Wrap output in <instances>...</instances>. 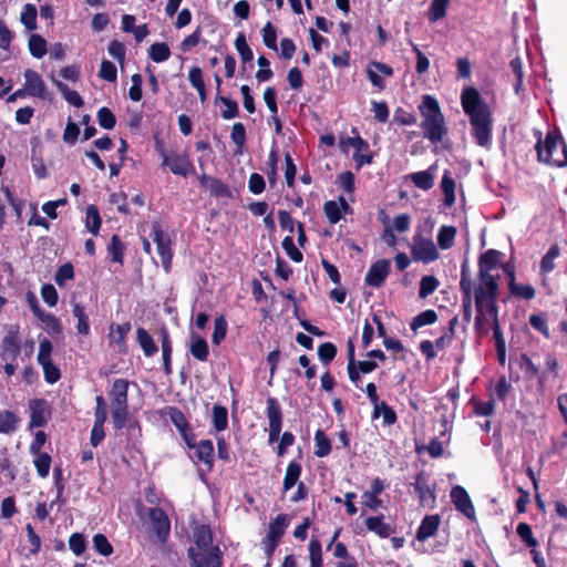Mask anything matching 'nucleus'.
<instances>
[{"label": "nucleus", "instance_id": "nucleus-42", "mask_svg": "<svg viewBox=\"0 0 567 567\" xmlns=\"http://www.w3.org/2000/svg\"><path fill=\"white\" fill-rule=\"evenodd\" d=\"M47 41L40 34L33 33L29 38V51L33 58L41 59L45 55L48 48Z\"/></svg>", "mask_w": 567, "mask_h": 567}, {"label": "nucleus", "instance_id": "nucleus-1", "mask_svg": "<svg viewBox=\"0 0 567 567\" xmlns=\"http://www.w3.org/2000/svg\"><path fill=\"white\" fill-rule=\"evenodd\" d=\"M504 254L496 249H487L478 257V279L480 284L474 289V301L476 308L474 329L477 336L487 334L484 322L487 321L485 310L495 312L498 309V289L497 278L491 272L496 267L503 265Z\"/></svg>", "mask_w": 567, "mask_h": 567}, {"label": "nucleus", "instance_id": "nucleus-57", "mask_svg": "<svg viewBox=\"0 0 567 567\" xmlns=\"http://www.w3.org/2000/svg\"><path fill=\"white\" fill-rule=\"evenodd\" d=\"M470 402L473 404L474 413L476 415L491 416L495 412V402L493 399H489L488 401L484 402L473 396L470 400Z\"/></svg>", "mask_w": 567, "mask_h": 567}, {"label": "nucleus", "instance_id": "nucleus-32", "mask_svg": "<svg viewBox=\"0 0 567 567\" xmlns=\"http://www.w3.org/2000/svg\"><path fill=\"white\" fill-rule=\"evenodd\" d=\"M220 103L223 105L220 116L224 120H231L239 115V106L237 101L228 97L223 96L220 94H216L215 96V104Z\"/></svg>", "mask_w": 567, "mask_h": 567}, {"label": "nucleus", "instance_id": "nucleus-58", "mask_svg": "<svg viewBox=\"0 0 567 567\" xmlns=\"http://www.w3.org/2000/svg\"><path fill=\"white\" fill-rule=\"evenodd\" d=\"M93 547L102 556L109 557L114 549L104 534L97 533L93 536Z\"/></svg>", "mask_w": 567, "mask_h": 567}, {"label": "nucleus", "instance_id": "nucleus-27", "mask_svg": "<svg viewBox=\"0 0 567 567\" xmlns=\"http://www.w3.org/2000/svg\"><path fill=\"white\" fill-rule=\"evenodd\" d=\"M136 341L145 357L152 358L157 353L158 347L145 328L138 327L136 329Z\"/></svg>", "mask_w": 567, "mask_h": 567}, {"label": "nucleus", "instance_id": "nucleus-63", "mask_svg": "<svg viewBox=\"0 0 567 567\" xmlns=\"http://www.w3.org/2000/svg\"><path fill=\"white\" fill-rule=\"evenodd\" d=\"M262 41L264 44L272 51H277V30L274 27V24L268 21L265 27L262 28Z\"/></svg>", "mask_w": 567, "mask_h": 567}, {"label": "nucleus", "instance_id": "nucleus-22", "mask_svg": "<svg viewBox=\"0 0 567 567\" xmlns=\"http://www.w3.org/2000/svg\"><path fill=\"white\" fill-rule=\"evenodd\" d=\"M441 518L437 514L435 515H426L422 520L420 526L416 529V539L420 542H424L430 537H433L440 527Z\"/></svg>", "mask_w": 567, "mask_h": 567}, {"label": "nucleus", "instance_id": "nucleus-51", "mask_svg": "<svg viewBox=\"0 0 567 567\" xmlns=\"http://www.w3.org/2000/svg\"><path fill=\"white\" fill-rule=\"evenodd\" d=\"M55 85L68 103L74 107H82L84 105L82 96L76 91L70 90L66 84L60 81L55 82Z\"/></svg>", "mask_w": 567, "mask_h": 567}, {"label": "nucleus", "instance_id": "nucleus-6", "mask_svg": "<svg viewBox=\"0 0 567 567\" xmlns=\"http://www.w3.org/2000/svg\"><path fill=\"white\" fill-rule=\"evenodd\" d=\"M265 414L268 420V443L274 444L278 440L287 447L296 442V436L292 432L286 431L281 435L284 424V412L280 402L276 396H268L266 400Z\"/></svg>", "mask_w": 567, "mask_h": 567}, {"label": "nucleus", "instance_id": "nucleus-21", "mask_svg": "<svg viewBox=\"0 0 567 567\" xmlns=\"http://www.w3.org/2000/svg\"><path fill=\"white\" fill-rule=\"evenodd\" d=\"M159 341L162 349V359H163V370L166 375H171L173 373L172 368V354H173V342L169 336V332L166 327H163L159 331Z\"/></svg>", "mask_w": 567, "mask_h": 567}, {"label": "nucleus", "instance_id": "nucleus-33", "mask_svg": "<svg viewBox=\"0 0 567 567\" xmlns=\"http://www.w3.org/2000/svg\"><path fill=\"white\" fill-rule=\"evenodd\" d=\"M441 188L444 195V205L446 207L453 206L455 204V181L450 171L444 172Z\"/></svg>", "mask_w": 567, "mask_h": 567}, {"label": "nucleus", "instance_id": "nucleus-62", "mask_svg": "<svg viewBox=\"0 0 567 567\" xmlns=\"http://www.w3.org/2000/svg\"><path fill=\"white\" fill-rule=\"evenodd\" d=\"M99 125L104 130H112L116 125L114 113L106 106L101 107L96 114Z\"/></svg>", "mask_w": 567, "mask_h": 567}, {"label": "nucleus", "instance_id": "nucleus-30", "mask_svg": "<svg viewBox=\"0 0 567 567\" xmlns=\"http://www.w3.org/2000/svg\"><path fill=\"white\" fill-rule=\"evenodd\" d=\"M228 427V410L220 404L212 408V431L220 433Z\"/></svg>", "mask_w": 567, "mask_h": 567}, {"label": "nucleus", "instance_id": "nucleus-39", "mask_svg": "<svg viewBox=\"0 0 567 567\" xmlns=\"http://www.w3.org/2000/svg\"><path fill=\"white\" fill-rule=\"evenodd\" d=\"M73 316L78 319L76 331L79 334H90V321L85 312V308L80 303H74L72 309Z\"/></svg>", "mask_w": 567, "mask_h": 567}, {"label": "nucleus", "instance_id": "nucleus-13", "mask_svg": "<svg viewBox=\"0 0 567 567\" xmlns=\"http://www.w3.org/2000/svg\"><path fill=\"white\" fill-rule=\"evenodd\" d=\"M148 518L152 523L154 533L161 544H165L171 533V520L162 507H153L148 511Z\"/></svg>", "mask_w": 567, "mask_h": 567}, {"label": "nucleus", "instance_id": "nucleus-7", "mask_svg": "<svg viewBox=\"0 0 567 567\" xmlns=\"http://www.w3.org/2000/svg\"><path fill=\"white\" fill-rule=\"evenodd\" d=\"M114 429L125 427L128 417V381L116 379L110 392Z\"/></svg>", "mask_w": 567, "mask_h": 567}, {"label": "nucleus", "instance_id": "nucleus-9", "mask_svg": "<svg viewBox=\"0 0 567 567\" xmlns=\"http://www.w3.org/2000/svg\"><path fill=\"white\" fill-rule=\"evenodd\" d=\"M411 256L414 261L430 264L439 259L440 254L431 238H424L416 233L413 236Z\"/></svg>", "mask_w": 567, "mask_h": 567}, {"label": "nucleus", "instance_id": "nucleus-2", "mask_svg": "<svg viewBox=\"0 0 567 567\" xmlns=\"http://www.w3.org/2000/svg\"><path fill=\"white\" fill-rule=\"evenodd\" d=\"M461 104L464 113L468 116L471 135L475 143L484 148L492 146L493 138V114L488 104L482 99L477 89L465 87L461 94Z\"/></svg>", "mask_w": 567, "mask_h": 567}, {"label": "nucleus", "instance_id": "nucleus-23", "mask_svg": "<svg viewBox=\"0 0 567 567\" xmlns=\"http://www.w3.org/2000/svg\"><path fill=\"white\" fill-rule=\"evenodd\" d=\"M25 91L29 95L34 97H44L45 84L38 72L28 69L24 72Z\"/></svg>", "mask_w": 567, "mask_h": 567}, {"label": "nucleus", "instance_id": "nucleus-54", "mask_svg": "<svg viewBox=\"0 0 567 567\" xmlns=\"http://www.w3.org/2000/svg\"><path fill=\"white\" fill-rule=\"evenodd\" d=\"M39 320L44 323L45 326V331L50 334V336H54V334H61L62 333V324H61V321L58 317H55L54 315L50 313V312H44L40 318Z\"/></svg>", "mask_w": 567, "mask_h": 567}, {"label": "nucleus", "instance_id": "nucleus-40", "mask_svg": "<svg viewBox=\"0 0 567 567\" xmlns=\"http://www.w3.org/2000/svg\"><path fill=\"white\" fill-rule=\"evenodd\" d=\"M125 245L118 235H113L111 241L107 245V252L111 256L113 262L123 264Z\"/></svg>", "mask_w": 567, "mask_h": 567}, {"label": "nucleus", "instance_id": "nucleus-18", "mask_svg": "<svg viewBox=\"0 0 567 567\" xmlns=\"http://www.w3.org/2000/svg\"><path fill=\"white\" fill-rule=\"evenodd\" d=\"M198 181L202 187H208L210 195L216 198H231L233 193L229 186L221 179L202 174L198 176Z\"/></svg>", "mask_w": 567, "mask_h": 567}, {"label": "nucleus", "instance_id": "nucleus-19", "mask_svg": "<svg viewBox=\"0 0 567 567\" xmlns=\"http://www.w3.org/2000/svg\"><path fill=\"white\" fill-rule=\"evenodd\" d=\"M131 323L124 322L122 324H111L110 332H109V339L110 343H113L117 347V351L121 354L127 353V343H126V337L127 333L131 331Z\"/></svg>", "mask_w": 567, "mask_h": 567}, {"label": "nucleus", "instance_id": "nucleus-15", "mask_svg": "<svg viewBox=\"0 0 567 567\" xmlns=\"http://www.w3.org/2000/svg\"><path fill=\"white\" fill-rule=\"evenodd\" d=\"M367 76L371 84L378 90L383 91L385 89V82L379 73L384 76H393L394 70L386 63L379 61H370L365 69Z\"/></svg>", "mask_w": 567, "mask_h": 567}, {"label": "nucleus", "instance_id": "nucleus-4", "mask_svg": "<svg viewBox=\"0 0 567 567\" xmlns=\"http://www.w3.org/2000/svg\"><path fill=\"white\" fill-rule=\"evenodd\" d=\"M419 112L422 117L420 126L423 136L434 145L441 143L449 134V127L437 100L432 95H424Z\"/></svg>", "mask_w": 567, "mask_h": 567}, {"label": "nucleus", "instance_id": "nucleus-20", "mask_svg": "<svg viewBox=\"0 0 567 567\" xmlns=\"http://www.w3.org/2000/svg\"><path fill=\"white\" fill-rule=\"evenodd\" d=\"M174 175L187 177L195 172V167L189 156L186 153L169 156V164H166Z\"/></svg>", "mask_w": 567, "mask_h": 567}, {"label": "nucleus", "instance_id": "nucleus-11", "mask_svg": "<svg viewBox=\"0 0 567 567\" xmlns=\"http://www.w3.org/2000/svg\"><path fill=\"white\" fill-rule=\"evenodd\" d=\"M485 317L487 319L484 322V328L488 330V326H491L493 330V338L495 341V349L497 354V361L501 365H505L506 362V342L503 336L499 321H498V309H495V312L489 310H485Z\"/></svg>", "mask_w": 567, "mask_h": 567}, {"label": "nucleus", "instance_id": "nucleus-24", "mask_svg": "<svg viewBox=\"0 0 567 567\" xmlns=\"http://www.w3.org/2000/svg\"><path fill=\"white\" fill-rule=\"evenodd\" d=\"M365 526L368 530L377 534L380 538H388L395 532L392 525L384 522V516L382 514L368 517L365 519Z\"/></svg>", "mask_w": 567, "mask_h": 567}, {"label": "nucleus", "instance_id": "nucleus-5", "mask_svg": "<svg viewBox=\"0 0 567 567\" xmlns=\"http://www.w3.org/2000/svg\"><path fill=\"white\" fill-rule=\"evenodd\" d=\"M535 148L539 162L557 167L567 166V144L559 131L547 132L544 141L542 140V133L538 132Z\"/></svg>", "mask_w": 567, "mask_h": 567}, {"label": "nucleus", "instance_id": "nucleus-45", "mask_svg": "<svg viewBox=\"0 0 567 567\" xmlns=\"http://www.w3.org/2000/svg\"><path fill=\"white\" fill-rule=\"evenodd\" d=\"M150 58L156 63L164 62L169 59L171 50L165 42H155L150 47Z\"/></svg>", "mask_w": 567, "mask_h": 567}, {"label": "nucleus", "instance_id": "nucleus-64", "mask_svg": "<svg viewBox=\"0 0 567 567\" xmlns=\"http://www.w3.org/2000/svg\"><path fill=\"white\" fill-rule=\"evenodd\" d=\"M337 352V347L332 342H323L318 347V357L326 365L334 360Z\"/></svg>", "mask_w": 567, "mask_h": 567}, {"label": "nucleus", "instance_id": "nucleus-53", "mask_svg": "<svg viewBox=\"0 0 567 567\" xmlns=\"http://www.w3.org/2000/svg\"><path fill=\"white\" fill-rule=\"evenodd\" d=\"M34 456V466L37 468V473L41 478H45L49 475L52 458L47 452H39V454Z\"/></svg>", "mask_w": 567, "mask_h": 567}, {"label": "nucleus", "instance_id": "nucleus-29", "mask_svg": "<svg viewBox=\"0 0 567 567\" xmlns=\"http://www.w3.org/2000/svg\"><path fill=\"white\" fill-rule=\"evenodd\" d=\"M289 517L286 514H278L271 519L266 537L281 542L289 526Z\"/></svg>", "mask_w": 567, "mask_h": 567}, {"label": "nucleus", "instance_id": "nucleus-43", "mask_svg": "<svg viewBox=\"0 0 567 567\" xmlns=\"http://www.w3.org/2000/svg\"><path fill=\"white\" fill-rule=\"evenodd\" d=\"M410 179L417 188L423 190H429L434 185V176L430 171L412 173Z\"/></svg>", "mask_w": 567, "mask_h": 567}, {"label": "nucleus", "instance_id": "nucleus-14", "mask_svg": "<svg viewBox=\"0 0 567 567\" xmlns=\"http://www.w3.org/2000/svg\"><path fill=\"white\" fill-rule=\"evenodd\" d=\"M192 450H195V463H199L205 467L206 472H212L215 464V450L214 444L210 440H200L196 442L194 440V446Z\"/></svg>", "mask_w": 567, "mask_h": 567}, {"label": "nucleus", "instance_id": "nucleus-49", "mask_svg": "<svg viewBox=\"0 0 567 567\" xmlns=\"http://www.w3.org/2000/svg\"><path fill=\"white\" fill-rule=\"evenodd\" d=\"M449 3L450 0H432L427 11L429 20L431 22H435L440 19H443L446 16Z\"/></svg>", "mask_w": 567, "mask_h": 567}, {"label": "nucleus", "instance_id": "nucleus-46", "mask_svg": "<svg viewBox=\"0 0 567 567\" xmlns=\"http://www.w3.org/2000/svg\"><path fill=\"white\" fill-rule=\"evenodd\" d=\"M310 567H323L322 546L318 538H311L309 546Z\"/></svg>", "mask_w": 567, "mask_h": 567}, {"label": "nucleus", "instance_id": "nucleus-48", "mask_svg": "<svg viewBox=\"0 0 567 567\" xmlns=\"http://www.w3.org/2000/svg\"><path fill=\"white\" fill-rule=\"evenodd\" d=\"M230 138L237 147L236 153L241 154L246 144V128L241 122H237L233 125Z\"/></svg>", "mask_w": 567, "mask_h": 567}, {"label": "nucleus", "instance_id": "nucleus-59", "mask_svg": "<svg viewBox=\"0 0 567 567\" xmlns=\"http://www.w3.org/2000/svg\"><path fill=\"white\" fill-rule=\"evenodd\" d=\"M37 7L32 3H27L21 13V22L28 30L37 28Z\"/></svg>", "mask_w": 567, "mask_h": 567}, {"label": "nucleus", "instance_id": "nucleus-25", "mask_svg": "<svg viewBox=\"0 0 567 567\" xmlns=\"http://www.w3.org/2000/svg\"><path fill=\"white\" fill-rule=\"evenodd\" d=\"M21 351L18 331H9L2 339V355L14 361Z\"/></svg>", "mask_w": 567, "mask_h": 567}, {"label": "nucleus", "instance_id": "nucleus-37", "mask_svg": "<svg viewBox=\"0 0 567 567\" xmlns=\"http://www.w3.org/2000/svg\"><path fill=\"white\" fill-rule=\"evenodd\" d=\"M333 546V556L336 558L343 559L342 561H338L336 567H358L357 559L349 554L348 548L343 543L338 542Z\"/></svg>", "mask_w": 567, "mask_h": 567}, {"label": "nucleus", "instance_id": "nucleus-31", "mask_svg": "<svg viewBox=\"0 0 567 567\" xmlns=\"http://www.w3.org/2000/svg\"><path fill=\"white\" fill-rule=\"evenodd\" d=\"M354 153H353V161L355 162L357 169H360L363 165L371 164L373 161L372 154L369 153L370 146L369 143L361 138L354 141Z\"/></svg>", "mask_w": 567, "mask_h": 567}, {"label": "nucleus", "instance_id": "nucleus-35", "mask_svg": "<svg viewBox=\"0 0 567 567\" xmlns=\"http://www.w3.org/2000/svg\"><path fill=\"white\" fill-rule=\"evenodd\" d=\"M20 419L9 410L0 411V433L11 434L18 429Z\"/></svg>", "mask_w": 567, "mask_h": 567}, {"label": "nucleus", "instance_id": "nucleus-52", "mask_svg": "<svg viewBox=\"0 0 567 567\" xmlns=\"http://www.w3.org/2000/svg\"><path fill=\"white\" fill-rule=\"evenodd\" d=\"M509 295L518 299L532 300L535 298L536 291L532 285H518L513 282L509 285Z\"/></svg>", "mask_w": 567, "mask_h": 567}, {"label": "nucleus", "instance_id": "nucleus-50", "mask_svg": "<svg viewBox=\"0 0 567 567\" xmlns=\"http://www.w3.org/2000/svg\"><path fill=\"white\" fill-rule=\"evenodd\" d=\"M529 324L536 331L540 332L546 339L550 338V331L547 324V315L545 312L532 313Z\"/></svg>", "mask_w": 567, "mask_h": 567}, {"label": "nucleus", "instance_id": "nucleus-60", "mask_svg": "<svg viewBox=\"0 0 567 567\" xmlns=\"http://www.w3.org/2000/svg\"><path fill=\"white\" fill-rule=\"evenodd\" d=\"M25 532H27L28 544H29V546H28V551L29 553H28L27 557L31 556V555L34 556L41 549V538L35 533L33 526L30 523H28L25 525Z\"/></svg>", "mask_w": 567, "mask_h": 567}, {"label": "nucleus", "instance_id": "nucleus-3", "mask_svg": "<svg viewBox=\"0 0 567 567\" xmlns=\"http://www.w3.org/2000/svg\"><path fill=\"white\" fill-rule=\"evenodd\" d=\"M194 546L188 547L189 567H223L224 554L219 545L214 544V534L208 524L193 527Z\"/></svg>", "mask_w": 567, "mask_h": 567}, {"label": "nucleus", "instance_id": "nucleus-36", "mask_svg": "<svg viewBox=\"0 0 567 567\" xmlns=\"http://www.w3.org/2000/svg\"><path fill=\"white\" fill-rule=\"evenodd\" d=\"M457 234L455 226L443 225L437 233V245L442 250L450 249L454 245V239Z\"/></svg>", "mask_w": 567, "mask_h": 567}, {"label": "nucleus", "instance_id": "nucleus-16", "mask_svg": "<svg viewBox=\"0 0 567 567\" xmlns=\"http://www.w3.org/2000/svg\"><path fill=\"white\" fill-rule=\"evenodd\" d=\"M30 409V423L29 426L33 427H42L47 424L48 419L50 417V409L47 400L44 399H33L29 402Z\"/></svg>", "mask_w": 567, "mask_h": 567}, {"label": "nucleus", "instance_id": "nucleus-56", "mask_svg": "<svg viewBox=\"0 0 567 567\" xmlns=\"http://www.w3.org/2000/svg\"><path fill=\"white\" fill-rule=\"evenodd\" d=\"M439 286L440 281L436 277L431 275L423 276L420 281V298H426L427 296L432 295L437 289Z\"/></svg>", "mask_w": 567, "mask_h": 567}, {"label": "nucleus", "instance_id": "nucleus-38", "mask_svg": "<svg viewBox=\"0 0 567 567\" xmlns=\"http://www.w3.org/2000/svg\"><path fill=\"white\" fill-rule=\"evenodd\" d=\"M380 415L383 417L384 425H392L398 420L395 411L384 401L373 408L372 419H378Z\"/></svg>", "mask_w": 567, "mask_h": 567}, {"label": "nucleus", "instance_id": "nucleus-26", "mask_svg": "<svg viewBox=\"0 0 567 567\" xmlns=\"http://www.w3.org/2000/svg\"><path fill=\"white\" fill-rule=\"evenodd\" d=\"M188 350L190 354L200 362H206L209 357V347L205 338L199 334L193 333Z\"/></svg>", "mask_w": 567, "mask_h": 567}, {"label": "nucleus", "instance_id": "nucleus-28", "mask_svg": "<svg viewBox=\"0 0 567 567\" xmlns=\"http://www.w3.org/2000/svg\"><path fill=\"white\" fill-rule=\"evenodd\" d=\"M302 473L301 464L295 460L290 461L287 465L286 473L282 481V493L290 491L296 484L299 483V478Z\"/></svg>", "mask_w": 567, "mask_h": 567}, {"label": "nucleus", "instance_id": "nucleus-34", "mask_svg": "<svg viewBox=\"0 0 567 567\" xmlns=\"http://www.w3.org/2000/svg\"><path fill=\"white\" fill-rule=\"evenodd\" d=\"M331 440L322 430H317L315 433V455L322 458L328 456L331 453Z\"/></svg>", "mask_w": 567, "mask_h": 567}, {"label": "nucleus", "instance_id": "nucleus-17", "mask_svg": "<svg viewBox=\"0 0 567 567\" xmlns=\"http://www.w3.org/2000/svg\"><path fill=\"white\" fill-rule=\"evenodd\" d=\"M389 272L390 261L388 259H379L370 266L365 275V284L373 288H380L385 281Z\"/></svg>", "mask_w": 567, "mask_h": 567}, {"label": "nucleus", "instance_id": "nucleus-8", "mask_svg": "<svg viewBox=\"0 0 567 567\" xmlns=\"http://www.w3.org/2000/svg\"><path fill=\"white\" fill-rule=\"evenodd\" d=\"M411 485L417 495L420 506L430 509L436 506V484L431 481V476L427 472L424 470L417 472Z\"/></svg>", "mask_w": 567, "mask_h": 567}, {"label": "nucleus", "instance_id": "nucleus-10", "mask_svg": "<svg viewBox=\"0 0 567 567\" xmlns=\"http://www.w3.org/2000/svg\"><path fill=\"white\" fill-rule=\"evenodd\" d=\"M166 415H168L169 421L174 424L176 430L178 431L182 440L185 442L188 449H193L194 440L196 439V434L183 413V411L177 406H167Z\"/></svg>", "mask_w": 567, "mask_h": 567}, {"label": "nucleus", "instance_id": "nucleus-44", "mask_svg": "<svg viewBox=\"0 0 567 567\" xmlns=\"http://www.w3.org/2000/svg\"><path fill=\"white\" fill-rule=\"evenodd\" d=\"M509 68L515 76L514 82V91L517 95H520L523 92V79H524V72H523V62L519 56H516L511 60Z\"/></svg>", "mask_w": 567, "mask_h": 567}, {"label": "nucleus", "instance_id": "nucleus-55", "mask_svg": "<svg viewBox=\"0 0 567 567\" xmlns=\"http://www.w3.org/2000/svg\"><path fill=\"white\" fill-rule=\"evenodd\" d=\"M517 364L524 371L527 380H533L538 375L539 368L530 360L526 353H522L517 359Z\"/></svg>", "mask_w": 567, "mask_h": 567}, {"label": "nucleus", "instance_id": "nucleus-12", "mask_svg": "<svg viewBox=\"0 0 567 567\" xmlns=\"http://www.w3.org/2000/svg\"><path fill=\"white\" fill-rule=\"evenodd\" d=\"M450 497L452 504L454 505L457 512L463 514L466 518H468L472 522L476 520V512L474 504L470 497V494L463 486H453L450 493Z\"/></svg>", "mask_w": 567, "mask_h": 567}, {"label": "nucleus", "instance_id": "nucleus-61", "mask_svg": "<svg viewBox=\"0 0 567 567\" xmlns=\"http://www.w3.org/2000/svg\"><path fill=\"white\" fill-rule=\"evenodd\" d=\"M157 252L161 257L162 265L165 269V271H169L172 267V260H173V249H172V239L166 240L164 244H161L156 246Z\"/></svg>", "mask_w": 567, "mask_h": 567}, {"label": "nucleus", "instance_id": "nucleus-47", "mask_svg": "<svg viewBox=\"0 0 567 567\" xmlns=\"http://www.w3.org/2000/svg\"><path fill=\"white\" fill-rule=\"evenodd\" d=\"M86 217V227L90 233L96 236L100 231L102 219L99 213V209L94 205H90L86 208L85 213Z\"/></svg>", "mask_w": 567, "mask_h": 567}, {"label": "nucleus", "instance_id": "nucleus-41", "mask_svg": "<svg viewBox=\"0 0 567 567\" xmlns=\"http://www.w3.org/2000/svg\"><path fill=\"white\" fill-rule=\"evenodd\" d=\"M437 313L435 310L433 309H427V310H424L422 312H420L417 316H415L411 323H410V327L413 331H416L419 328L423 327V326H429V324H433L437 321Z\"/></svg>", "mask_w": 567, "mask_h": 567}]
</instances>
